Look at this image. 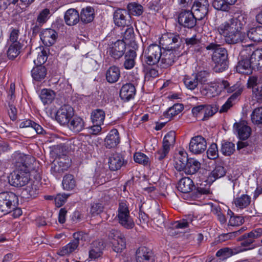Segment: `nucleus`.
I'll use <instances>...</instances> for the list:
<instances>
[{"label":"nucleus","instance_id":"obj_1","mask_svg":"<svg viewBox=\"0 0 262 262\" xmlns=\"http://www.w3.org/2000/svg\"><path fill=\"white\" fill-rule=\"evenodd\" d=\"M247 15L241 12H235L232 17L221 24L216 28L228 44H236L243 39L241 31L247 21Z\"/></svg>","mask_w":262,"mask_h":262},{"label":"nucleus","instance_id":"obj_2","mask_svg":"<svg viewBox=\"0 0 262 262\" xmlns=\"http://www.w3.org/2000/svg\"><path fill=\"white\" fill-rule=\"evenodd\" d=\"M205 48L208 51H212V61L213 63V71L216 73H221L228 68V54L225 48L222 47L220 44L210 42Z\"/></svg>","mask_w":262,"mask_h":262},{"label":"nucleus","instance_id":"obj_3","mask_svg":"<svg viewBox=\"0 0 262 262\" xmlns=\"http://www.w3.org/2000/svg\"><path fill=\"white\" fill-rule=\"evenodd\" d=\"M217 86L228 93H233L219 110L220 113L227 112L242 94L244 90L243 86L238 82L231 86L230 83L225 80L218 82Z\"/></svg>","mask_w":262,"mask_h":262},{"label":"nucleus","instance_id":"obj_4","mask_svg":"<svg viewBox=\"0 0 262 262\" xmlns=\"http://www.w3.org/2000/svg\"><path fill=\"white\" fill-rule=\"evenodd\" d=\"M160 43L163 49L177 51L184 46V37L177 32H167L162 35Z\"/></svg>","mask_w":262,"mask_h":262},{"label":"nucleus","instance_id":"obj_5","mask_svg":"<svg viewBox=\"0 0 262 262\" xmlns=\"http://www.w3.org/2000/svg\"><path fill=\"white\" fill-rule=\"evenodd\" d=\"M117 218L118 223L127 229H133L135 226L133 219L130 215L129 210L126 202L121 201L119 203Z\"/></svg>","mask_w":262,"mask_h":262},{"label":"nucleus","instance_id":"obj_6","mask_svg":"<svg viewBox=\"0 0 262 262\" xmlns=\"http://www.w3.org/2000/svg\"><path fill=\"white\" fill-rule=\"evenodd\" d=\"M251 50L249 47H246L239 53L238 62L236 66V71L243 74L249 75L253 70L249 60Z\"/></svg>","mask_w":262,"mask_h":262},{"label":"nucleus","instance_id":"obj_7","mask_svg":"<svg viewBox=\"0 0 262 262\" xmlns=\"http://www.w3.org/2000/svg\"><path fill=\"white\" fill-rule=\"evenodd\" d=\"M18 202V198L13 192L6 191L0 193V211L8 214L15 208Z\"/></svg>","mask_w":262,"mask_h":262},{"label":"nucleus","instance_id":"obj_8","mask_svg":"<svg viewBox=\"0 0 262 262\" xmlns=\"http://www.w3.org/2000/svg\"><path fill=\"white\" fill-rule=\"evenodd\" d=\"M30 180L29 169H17L11 174L9 179V183L14 187H22L26 185Z\"/></svg>","mask_w":262,"mask_h":262},{"label":"nucleus","instance_id":"obj_9","mask_svg":"<svg viewBox=\"0 0 262 262\" xmlns=\"http://www.w3.org/2000/svg\"><path fill=\"white\" fill-rule=\"evenodd\" d=\"M162 53L161 46L150 45L145 52V62L149 66L156 64L160 61Z\"/></svg>","mask_w":262,"mask_h":262},{"label":"nucleus","instance_id":"obj_10","mask_svg":"<svg viewBox=\"0 0 262 262\" xmlns=\"http://www.w3.org/2000/svg\"><path fill=\"white\" fill-rule=\"evenodd\" d=\"M196 16L190 10L182 9L178 16L179 24L186 28L192 29L196 24Z\"/></svg>","mask_w":262,"mask_h":262},{"label":"nucleus","instance_id":"obj_11","mask_svg":"<svg viewBox=\"0 0 262 262\" xmlns=\"http://www.w3.org/2000/svg\"><path fill=\"white\" fill-rule=\"evenodd\" d=\"M74 115V108L70 105L64 104L57 111L55 118L60 125L65 126Z\"/></svg>","mask_w":262,"mask_h":262},{"label":"nucleus","instance_id":"obj_12","mask_svg":"<svg viewBox=\"0 0 262 262\" xmlns=\"http://www.w3.org/2000/svg\"><path fill=\"white\" fill-rule=\"evenodd\" d=\"M262 236V229L256 228L252 230L249 233H246L241 235L238 238V241H241V246L246 247V248H253V247H250L255 242V239Z\"/></svg>","mask_w":262,"mask_h":262},{"label":"nucleus","instance_id":"obj_13","mask_svg":"<svg viewBox=\"0 0 262 262\" xmlns=\"http://www.w3.org/2000/svg\"><path fill=\"white\" fill-rule=\"evenodd\" d=\"M207 143L205 139L201 136L191 138L189 146V151L195 155L201 154L206 149Z\"/></svg>","mask_w":262,"mask_h":262},{"label":"nucleus","instance_id":"obj_14","mask_svg":"<svg viewBox=\"0 0 262 262\" xmlns=\"http://www.w3.org/2000/svg\"><path fill=\"white\" fill-rule=\"evenodd\" d=\"M125 42L123 40H118L109 48L108 52L112 58L118 59L125 54Z\"/></svg>","mask_w":262,"mask_h":262},{"label":"nucleus","instance_id":"obj_15","mask_svg":"<svg viewBox=\"0 0 262 262\" xmlns=\"http://www.w3.org/2000/svg\"><path fill=\"white\" fill-rule=\"evenodd\" d=\"M233 127L237 133L239 139L245 140L247 139L251 134V128L248 125V123L244 120L234 124Z\"/></svg>","mask_w":262,"mask_h":262},{"label":"nucleus","instance_id":"obj_16","mask_svg":"<svg viewBox=\"0 0 262 262\" xmlns=\"http://www.w3.org/2000/svg\"><path fill=\"white\" fill-rule=\"evenodd\" d=\"M162 53L160 60V66L161 68L166 69L171 66L174 62L176 56V52L173 50H165Z\"/></svg>","mask_w":262,"mask_h":262},{"label":"nucleus","instance_id":"obj_17","mask_svg":"<svg viewBox=\"0 0 262 262\" xmlns=\"http://www.w3.org/2000/svg\"><path fill=\"white\" fill-rule=\"evenodd\" d=\"M40 39L47 47L54 45L57 38V33L53 29H46L42 31L40 34Z\"/></svg>","mask_w":262,"mask_h":262},{"label":"nucleus","instance_id":"obj_18","mask_svg":"<svg viewBox=\"0 0 262 262\" xmlns=\"http://www.w3.org/2000/svg\"><path fill=\"white\" fill-rule=\"evenodd\" d=\"M108 163L111 170L116 171L120 169L124 165L125 160L121 154L115 152L111 155Z\"/></svg>","mask_w":262,"mask_h":262},{"label":"nucleus","instance_id":"obj_19","mask_svg":"<svg viewBox=\"0 0 262 262\" xmlns=\"http://www.w3.org/2000/svg\"><path fill=\"white\" fill-rule=\"evenodd\" d=\"M66 125L73 133H78L84 128L85 123L82 118L74 115Z\"/></svg>","mask_w":262,"mask_h":262},{"label":"nucleus","instance_id":"obj_20","mask_svg":"<svg viewBox=\"0 0 262 262\" xmlns=\"http://www.w3.org/2000/svg\"><path fill=\"white\" fill-rule=\"evenodd\" d=\"M127 17L130 18L127 12L124 9H118L114 13V21L116 26L125 27L128 25L129 21Z\"/></svg>","mask_w":262,"mask_h":262},{"label":"nucleus","instance_id":"obj_21","mask_svg":"<svg viewBox=\"0 0 262 262\" xmlns=\"http://www.w3.org/2000/svg\"><path fill=\"white\" fill-rule=\"evenodd\" d=\"M249 60L253 70H261L262 49H257L252 53L251 52Z\"/></svg>","mask_w":262,"mask_h":262},{"label":"nucleus","instance_id":"obj_22","mask_svg":"<svg viewBox=\"0 0 262 262\" xmlns=\"http://www.w3.org/2000/svg\"><path fill=\"white\" fill-rule=\"evenodd\" d=\"M152 251L146 247H139L136 251L137 262H153Z\"/></svg>","mask_w":262,"mask_h":262},{"label":"nucleus","instance_id":"obj_23","mask_svg":"<svg viewBox=\"0 0 262 262\" xmlns=\"http://www.w3.org/2000/svg\"><path fill=\"white\" fill-rule=\"evenodd\" d=\"M136 92L134 85L130 83H127L122 86L120 91V96L121 99L128 101L134 97Z\"/></svg>","mask_w":262,"mask_h":262},{"label":"nucleus","instance_id":"obj_24","mask_svg":"<svg viewBox=\"0 0 262 262\" xmlns=\"http://www.w3.org/2000/svg\"><path fill=\"white\" fill-rule=\"evenodd\" d=\"M249 249L250 248H243L242 247H238L233 249L225 247L219 250L216 253V256L217 257H222L223 259H226L233 255L249 250Z\"/></svg>","mask_w":262,"mask_h":262},{"label":"nucleus","instance_id":"obj_25","mask_svg":"<svg viewBox=\"0 0 262 262\" xmlns=\"http://www.w3.org/2000/svg\"><path fill=\"white\" fill-rule=\"evenodd\" d=\"M189 159L186 152L179 151L174 157L175 168L179 171H184Z\"/></svg>","mask_w":262,"mask_h":262},{"label":"nucleus","instance_id":"obj_26","mask_svg":"<svg viewBox=\"0 0 262 262\" xmlns=\"http://www.w3.org/2000/svg\"><path fill=\"white\" fill-rule=\"evenodd\" d=\"M104 142L106 148H111L116 147L120 142L118 130L115 128L112 129L106 137Z\"/></svg>","mask_w":262,"mask_h":262},{"label":"nucleus","instance_id":"obj_27","mask_svg":"<svg viewBox=\"0 0 262 262\" xmlns=\"http://www.w3.org/2000/svg\"><path fill=\"white\" fill-rule=\"evenodd\" d=\"M64 18L67 25L74 26L80 21L79 13L75 9H69L65 12Z\"/></svg>","mask_w":262,"mask_h":262},{"label":"nucleus","instance_id":"obj_28","mask_svg":"<svg viewBox=\"0 0 262 262\" xmlns=\"http://www.w3.org/2000/svg\"><path fill=\"white\" fill-rule=\"evenodd\" d=\"M194 185L193 181L188 177L182 178L178 184V189L182 193H188L191 191Z\"/></svg>","mask_w":262,"mask_h":262},{"label":"nucleus","instance_id":"obj_29","mask_svg":"<svg viewBox=\"0 0 262 262\" xmlns=\"http://www.w3.org/2000/svg\"><path fill=\"white\" fill-rule=\"evenodd\" d=\"M137 57L136 52L132 49L129 50L124 54V61L123 66L126 70H130L135 66V59Z\"/></svg>","mask_w":262,"mask_h":262},{"label":"nucleus","instance_id":"obj_30","mask_svg":"<svg viewBox=\"0 0 262 262\" xmlns=\"http://www.w3.org/2000/svg\"><path fill=\"white\" fill-rule=\"evenodd\" d=\"M80 20L83 24L92 22L95 17L94 9L91 7L83 8L79 14Z\"/></svg>","mask_w":262,"mask_h":262},{"label":"nucleus","instance_id":"obj_31","mask_svg":"<svg viewBox=\"0 0 262 262\" xmlns=\"http://www.w3.org/2000/svg\"><path fill=\"white\" fill-rule=\"evenodd\" d=\"M47 71L46 68L42 65H38L31 70V76L34 80L41 81L46 77Z\"/></svg>","mask_w":262,"mask_h":262},{"label":"nucleus","instance_id":"obj_32","mask_svg":"<svg viewBox=\"0 0 262 262\" xmlns=\"http://www.w3.org/2000/svg\"><path fill=\"white\" fill-rule=\"evenodd\" d=\"M120 77L119 68L115 66L110 67L106 71L105 77L107 81L110 83L117 82Z\"/></svg>","mask_w":262,"mask_h":262},{"label":"nucleus","instance_id":"obj_33","mask_svg":"<svg viewBox=\"0 0 262 262\" xmlns=\"http://www.w3.org/2000/svg\"><path fill=\"white\" fill-rule=\"evenodd\" d=\"M104 248L102 242L95 241L92 243L91 249L89 251V257L91 259H96L100 257Z\"/></svg>","mask_w":262,"mask_h":262},{"label":"nucleus","instance_id":"obj_34","mask_svg":"<svg viewBox=\"0 0 262 262\" xmlns=\"http://www.w3.org/2000/svg\"><path fill=\"white\" fill-rule=\"evenodd\" d=\"M226 173V169L223 166L216 165L208 176L207 181L208 183H213L216 179L224 177Z\"/></svg>","mask_w":262,"mask_h":262},{"label":"nucleus","instance_id":"obj_35","mask_svg":"<svg viewBox=\"0 0 262 262\" xmlns=\"http://www.w3.org/2000/svg\"><path fill=\"white\" fill-rule=\"evenodd\" d=\"M201 168V163L196 159L189 158L184 172L187 174H196Z\"/></svg>","mask_w":262,"mask_h":262},{"label":"nucleus","instance_id":"obj_36","mask_svg":"<svg viewBox=\"0 0 262 262\" xmlns=\"http://www.w3.org/2000/svg\"><path fill=\"white\" fill-rule=\"evenodd\" d=\"M14 158L15 159L16 166L18 169L28 170V163L27 161L29 158V156L21 153H16L14 155Z\"/></svg>","mask_w":262,"mask_h":262},{"label":"nucleus","instance_id":"obj_37","mask_svg":"<svg viewBox=\"0 0 262 262\" xmlns=\"http://www.w3.org/2000/svg\"><path fill=\"white\" fill-rule=\"evenodd\" d=\"M174 144L170 143L169 141L163 139V145L161 149L155 153V158L159 161H161L164 159L169 152L170 147H172Z\"/></svg>","mask_w":262,"mask_h":262},{"label":"nucleus","instance_id":"obj_38","mask_svg":"<svg viewBox=\"0 0 262 262\" xmlns=\"http://www.w3.org/2000/svg\"><path fill=\"white\" fill-rule=\"evenodd\" d=\"M184 42L189 48H193L197 52L201 51V39L196 35L191 37H184Z\"/></svg>","mask_w":262,"mask_h":262},{"label":"nucleus","instance_id":"obj_39","mask_svg":"<svg viewBox=\"0 0 262 262\" xmlns=\"http://www.w3.org/2000/svg\"><path fill=\"white\" fill-rule=\"evenodd\" d=\"M248 37L254 42L262 41V27L257 26L250 28L247 32Z\"/></svg>","mask_w":262,"mask_h":262},{"label":"nucleus","instance_id":"obj_40","mask_svg":"<svg viewBox=\"0 0 262 262\" xmlns=\"http://www.w3.org/2000/svg\"><path fill=\"white\" fill-rule=\"evenodd\" d=\"M9 48L7 50V56L9 59L13 60L16 58L20 53L24 43H8Z\"/></svg>","mask_w":262,"mask_h":262},{"label":"nucleus","instance_id":"obj_41","mask_svg":"<svg viewBox=\"0 0 262 262\" xmlns=\"http://www.w3.org/2000/svg\"><path fill=\"white\" fill-rule=\"evenodd\" d=\"M20 127L30 128L37 134H43L45 133L43 128L39 124L29 119L21 122Z\"/></svg>","mask_w":262,"mask_h":262},{"label":"nucleus","instance_id":"obj_42","mask_svg":"<svg viewBox=\"0 0 262 262\" xmlns=\"http://www.w3.org/2000/svg\"><path fill=\"white\" fill-rule=\"evenodd\" d=\"M105 117V112L101 109L94 110L91 115V119L93 124H103Z\"/></svg>","mask_w":262,"mask_h":262},{"label":"nucleus","instance_id":"obj_43","mask_svg":"<svg viewBox=\"0 0 262 262\" xmlns=\"http://www.w3.org/2000/svg\"><path fill=\"white\" fill-rule=\"evenodd\" d=\"M219 111V107L216 104H205L203 105V117L202 120H208Z\"/></svg>","mask_w":262,"mask_h":262},{"label":"nucleus","instance_id":"obj_44","mask_svg":"<svg viewBox=\"0 0 262 262\" xmlns=\"http://www.w3.org/2000/svg\"><path fill=\"white\" fill-rule=\"evenodd\" d=\"M236 207L240 209L246 208L251 203V197L247 194H242L234 199Z\"/></svg>","mask_w":262,"mask_h":262},{"label":"nucleus","instance_id":"obj_45","mask_svg":"<svg viewBox=\"0 0 262 262\" xmlns=\"http://www.w3.org/2000/svg\"><path fill=\"white\" fill-rule=\"evenodd\" d=\"M55 97L54 92L50 89L42 90L40 94V98L44 104L51 103Z\"/></svg>","mask_w":262,"mask_h":262},{"label":"nucleus","instance_id":"obj_46","mask_svg":"<svg viewBox=\"0 0 262 262\" xmlns=\"http://www.w3.org/2000/svg\"><path fill=\"white\" fill-rule=\"evenodd\" d=\"M78 243L77 241H72L67 245L63 247L58 251V254L60 256H65L69 255L74 251L78 247Z\"/></svg>","mask_w":262,"mask_h":262},{"label":"nucleus","instance_id":"obj_47","mask_svg":"<svg viewBox=\"0 0 262 262\" xmlns=\"http://www.w3.org/2000/svg\"><path fill=\"white\" fill-rule=\"evenodd\" d=\"M62 184L65 190H70L74 189L76 186L74 176L70 174L66 175L63 178Z\"/></svg>","mask_w":262,"mask_h":262},{"label":"nucleus","instance_id":"obj_48","mask_svg":"<svg viewBox=\"0 0 262 262\" xmlns=\"http://www.w3.org/2000/svg\"><path fill=\"white\" fill-rule=\"evenodd\" d=\"M235 151V144L231 142L226 141L222 144L221 151L225 156H230Z\"/></svg>","mask_w":262,"mask_h":262},{"label":"nucleus","instance_id":"obj_49","mask_svg":"<svg viewBox=\"0 0 262 262\" xmlns=\"http://www.w3.org/2000/svg\"><path fill=\"white\" fill-rule=\"evenodd\" d=\"M111 244L113 251L117 253L121 252L126 248V240L124 236L117 240H113Z\"/></svg>","mask_w":262,"mask_h":262},{"label":"nucleus","instance_id":"obj_50","mask_svg":"<svg viewBox=\"0 0 262 262\" xmlns=\"http://www.w3.org/2000/svg\"><path fill=\"white\" fill-rule=\"evenodd\" d=\"M185 86L190 90H194L198 85L199 81L194 74L192 76H185L183 79Z\"/></svg>","mask_w":262,"mask_h":262},{"label":"nucleus","instance_id":"obj_51","mask_svg":"<svg viewBox=\"0 0 262 262\" xmlns=\"http://www.w3.org/2000/svg\"><path fill=\"white\" fill-rule=\"evenodd\" d=\"M183 110V107L182 104L179 103L175 104L168 108L165 114V116L166 118L170 119L181 112Z\"/></svg>","mask_w":262,"mask_h":262},{"label":"nucleus","instance_id":"obj_52","mask_svg":"<svg viewBox=\"0 0 262 262\" xmlns=\"http://www.w3.org/2000/svg\"><path fill=\"white\" fill-rule=\"evenodd\" d=\"M129 13L133 15L140 16L143 12V8L140 5L136 3H129L127 7Z\"/></svg>","mask_w":262,"mask_h":262},{"label":"nucleus","instance_id":"obj_53","mask_svg":"<svg viewBox=\"0 0 262 262\" xmlns=\"http://www.w3.org/2000/svg\"><path fill=\"white\" fill-rule=\"evenodd\" d=\"M209 7V4L207 0H198L193 3L191 9L194 10H201L203 12L206 11L208 13Z\"/></svg>","mask_w":262,"mask_h":262},{"label":"nucleus","instance_id":"obj_54","mask_svg":"<svg viewBox=\"0 0 262 262\" xmlns=\"http://www.w3.org/2000/svg\"><path fill=\"white\" fill-rule=\"evenodd\" d=\"M192 222V217L189 215L185 219L174 222L172 224V227L176 229H185L188 227L189 224Z\"/></svg>","mask_w":262,"mask_h":262},{"label":"nucleus","instance_id":"obj_55","mask_svg":"<svg viewBox=\"0 0 262 262\" xmlns=\"http://www.w3.org/2000/svg\"><path fill=\"white\" fill-rule=\"evenodd\" d=\"M251 118L252 122L254 124H262V106L255 108L251 115Z\"/></svg>","mask_w":262,"mask_h":262},{"label":"nucleus","instance_id":"obj_56","mask_svg":"<svg viewBox=\"0 0 262 262\" xmlns=\"http://www.w3.org/2000/svg\"><path fill=\"white\" fill-rule=\"evenodd\" d=\"M22 193L27 198H33L36 196L38 193V190L36 185L30 184L25 188Z\"/></svg>","mask_w":262,"mask_h":262},{"label":"nucleus","instance_id":"obj_57","mask_svg":"<svg viewBox=\"0 0 262 262\" xmlns=\"http://www.w3.org/2000/svg\"><path fill=\"white\" fill-rule=\"evenodd\" d=\"M51 15L50 9L45 8L39 12L36 21L39 24L42 25L47 21Z\"/></svg>","mask_w":262,"mask_h":262},{"label":"nucleus","instance_id":"obj_58","mask_svg":"<svg viewBox=\"0 0 262 262\" xmlns=\"http://www.w3.org/2000/svg\"><path fill=\"white\" fill-rule=\"evenodd\" d=\"M19 31L17 29H12L8 40V43H18V42L24 43V40L21 38L19 39Z\"/></svg>","mask_w":262,"mask_h":262},{"label":"nucleus","instance_id":"obj_59","mask_svg":"<svg viewBox=\"0 0 262 262\" xmlns=\"http://www.w3.org/2000/svg\"><path fill=\"white\" fill-rule=\"evenodd\" d=\"M207 157L211 160H215L219 157V150L216 143H212L207 151Z\"/></svg>","mask_w":262,"mask_h":262},{"label":"nucleus","instance_id":"obj_60","mask_svg":"<svg viewBox=\"0 0 262 262\" xmlns=\"http://www.w3.org/2000/svg\"><path fill=\"white\" fill-rule=\"evenodd\" d=\"M159 76V72L157 69L147 67L145 69V80L150 81Z\"/></svg>","mask_w":262,"mask_h":262},{"label":"nucleus","instance_id":"obj_61","mask_svg":"<svg viewBox=\"0 0 262 262\" xmlns=\"http://www.w3.org/2000/svg\"><path fill=\"white\" fill-rule=\"evenodd\" d=\"M134 161L144 165H147L149 163V158L142 152H136L134 156Z\"/></svg>","mask_w":262,"mask_h":262},{"label":"nucleus","instance_id":"obj_62","mask_svg":"<svg viewBox=\"0 0 262 262\" xmlns=\"http://www.w3.org/2000/svg\"><path fill=\"white\" fill-rule=\"evenodd\" d=\"M212 6L216 10L223 11H228L230 9V6L224 0H214L212 2Z\"/></svg>","mask_w":262,"mask_h":262},{"label":"nucleus","instance_id":"obj_63","mask_svg":"<svg viewBox=\"0 0 262 262\" xmlns=\"http://www.w3.org/2000/svg\"><path fill=\"white\" fill-rule=\"evenodd\" d=\"M151 216L154 221L156 223L158 226H161L164 224V218L158 208L156 209L152 213Z\"/></svg>","mask_w":262,"mask_h":262},{"label":"nucleus","instance_id":"obj_64","mask_svg":"<svg viewBox=\"0 0 262 262\" xmlns=\"http://www.w3.org/2000/svg\"><path fill=\"white\" fill-rule=\"evenodd\" d=\"M135 34L134 29L132 27H129L127 25V28L125 31L122 33L123 41H131L134 38Z\"/></svg>","mask_w":262,"mask_h":262}]
</instances>
